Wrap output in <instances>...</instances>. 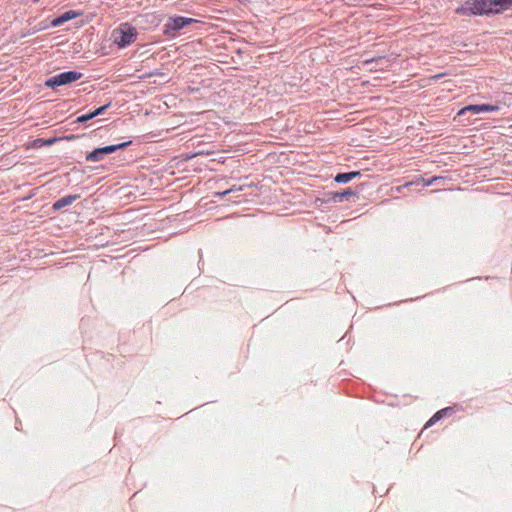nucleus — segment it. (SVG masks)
<instances>
[{"instance_id":"1a4fd4ad","label":"nucleus","mask_w":512,"mask_h":512,"mask_svg":"<svg viewBox=\"0 0 512 512\" xmlns=\"http://www.w3.org/2000/svg\"><path fill=\"white\" fill-rule=\"evenodd\" d=\"M491 15L500 14L505 10L502 0H488Z\"/></svg>"},{"instance_id":"6e6552de","label":"nucleus","mask_w":512,"mask_h":512,"mask_svg":"<svg viewBox=\"0 0 512 512\" xmlns=\"http://www.w3.org/2000/svg\"><path fill=\"white\" fill-rule=\"evenodd\" d=\"M79 198H80L79 194H70V195L64 196V197L56 200L53 203L52 209L54 211H60L64 207L71 205L74 201L78 200Z\"/></svg>"},{"instance_id":"f03ea898","label":"nucleus","mask_w":512,"mask_h":512,"mask_svg":"<svg viewBox=\"0 0 512 512\" xmlns=\"http://www.w3.org/2000/svg\"><path fill=\"white\" fill-rule=\"evenodd\" d=\"M198 22L199 20L197 19L184 16L169 17L163 26V34L167 37L174 38L183 28Z\"/></svg>"},{"instance_id":"9d476101","label":"nucleus","mask_w":512,"mask_h":512,"mask_svg":"<svg viewBox=\"0 0 512 512\" xmlns=\"http://www.w3.org/2000/svg\"><path fill=\"white\" fill-rule=\"evenodd\" d=\"M49 28V25L46 23V21H41L38 24L31 27L23 36H30L33 35L39 31L45 30Z\"/></svg>"},{"instance_id":"39448f33","label":"nucleus","mask_w":512,"mask_h":512,"mask_svg":"<svg viewBox=\"0 0 512 512\" xmlns=\"http://www.w3.org/2000/svg\"><path fill=\"white\" fill-rule=\"evenodd\" d=\"M363 189H364V184L361 183L357 186L356 189L347 188L341 192H330L327 194L326 202L327 203H340L344 199L347 201H350L351 198L357 196V194L360 193L361 191H363Z\"/></svg>"},{"instance_id":"f257e3e1","label":"nucleus","mask_w":512,"mask_h":512,"mask_svg":"<svg viewBox=\"0 0 512 512\" xmlns=\"http://www.w3.org/2000/svg\"><path fill=\"white\" fill-rule=\"evenodd\" d=\"M455 13L464 16H490L488 0H466L462 5L455 9Z\"/></svg>"},{"instance_id":"aec40b11","label":"nucleus","mask_w":512,"mask_h":512,"mask_svg":"<svg viewBox=\"0 0 512 512\" xmlns=\"http://www.w3.org/2000/svg\"><path fill=\"white\" fill-rule=\"evenodd\" d=\"M441 418L435 413L425 424V428L431 427L436 422H438Z\"/></svg>"},{"instance_id":"5701e85b","label":"nucleus","mask_w":512,"mask_h":512,"mask_svg":"<svg viewBox=\"0 0 512 512\" xmlns=\"http://www.w3.org/2000/svg\"><path fill=\"white\" fill-rule=\"evenodd\" d=\"M505 10H509L512 7V0H502Z\"/></svg>"},{"instance_id":"cd10ccee","label":"nucleus","mask_w":512,"mask_h":512,"mask_svg":"<svg viewBox=\"0 0 512 512\" xmlns=\"http://www.w3.org/2000/svg\"><path fill=\"white\" fill-rule=\"evenodd\" d=\"M32 1H33V3H37V2H39V0H32Z\"/></svg>"},{"instance_id":"0eeeda50","label":"nucleus","mask_w":512,"mask_h":512,"mask_svg":"<svg viewBox=\"0 0 512 512\" xmlns=\"http://www.w3.org/2000/svg\"><path fill=\"white\" fill-rule=\"evenodd\" d=\"M114 148H110V145L97 147L90 152L86 153L85 159L87 162H99L102 161L107 155L113 153Z\"/></svg>"},{"instance_id":"bb28decb","label":"nucleus","mask_w":512,"mask_h":512,"mask_svg":"<svg viewBox=\"0 0 512 512\" xmlns=\"http://www.w3.org/2000/svg\"><path fill=\"white\" fill-rule=\"evenodd\" d=\"M153 75H159V72H151L150 76H153Z\"/></svg>"},{"instance_id":"6ab92c4d","label":"nucleus","mask_w":512,"mask_h":512,"mask_svg":"<svg viewBox=\"0 0 512 512\" xmlns=\"http://www.w3.org/2000/svg\"><path fill=\"white\" fill-rule=\"evenodd\" d=\"M65 22L63 21L62 17L59 15L58 17L54 18L49 25V27H59L63 25Z\"/></svg>"},{"instance_id":"a878e982","label":"nucleus","mask_w":512,"mask_h":512,"mask_svg":"<svg viewBox=\"0 0 512 512\" xmlns=\"http://www.w3.org/2000/svg\"><path fill=\"white\" fill-rule=\"evenodd\" d=\"M56 141H57V139H56V138H51V139H48V140L46 141V144H47V145H52V144H53V143H55Z\"/></svg>"},{"instance_id":"a211bd4d","label":"nucleus","mask_w":512,"mask_h":512,"mask_svg":"<svg viewBox=\"0 0 512 512\" xmlns=\"http://www.w3.org/2000/svg\"><path fill=\"white\" fill-rule=\"evenodd\" d=\"M65 22L63 21L62 17L59 15L58 17L54 18L49 25V27H59L63 25Z\"/></svg>"},{"instance_id":"2eb2a0df","label":"nucleus","mask_w":512,"mask_h":512,"mask_svg":"<svg viewBox=\"0 0 512 512\" xmlns=\"http://www.w3.org/2000/svg\"><path fill=\"white\" fill-rule=\"evenodd\" d=\"M93 118L94 117H93L92 112H89V113L78 116L75 120V123H79V124L86 123L87 121L92 120Z\"/></svg>"},{"instance_id":"393cba45","label":"nucleus","mask_w":512,"mask_h":512,"mask_svg":"<svg viewBox=\"0 0 512 512\" xmlns=\"http://www.w3.org/2000/svg\"><path fill=\"white\" fill-rule=\"evenodd\" d=\"M228 194H230V192H229V190L227 189V190L222 191V192H217L215 195H216L217 197L222 198V197H224V196H226V195H228Z\"/></svg>"},{"instance_id":"423d86ee","label":"nucleus","mask_w":512,"mask_h":512,"mask_svg":"<svg viewBox=\"0 0 512 512\" xmlns=\"http://www.w3.org/2000/svg\"><path fill=\"white\" fill-rule=\"evenodd\" d=\"M499 110V107L497 105L493 104H472L465 106L461 108L457 115L458 116H464L468 112H471L473 114H480V113H488V112H496Z\"/></svg>"},{"instance_id":"4468645a","label":"nucleus","mask_w":512,"mask_h":512,"mask_svg":"<svg viewBox=\"0 0 512 512\" xmlns=\"http://www.w3.org/2000/svg\"><path fill=\"white\" fill-rule=\"evenodd\" d=\"M131 143H132V141L128 140V141H125V142H122V143L110 145V148H114L113 149V153H115V152H117L119 150L125 149L126 147L131 145Z\"/></svg>"},{"instance_id":"dca6fc26","label":"nucleus","mask_w":512,"mask_h":512,"mask_svg":"<svg viewBox=\"0 0 512 512\" xmlns=\"http://www.w3.org/2000/svg\"><path fill=\"white\" fill-rule=\"evenodd\" d=\"M452 407H446L436 412V414L442 419L445 416L451 415L453 413Z\"/></svg>"},{"instance_id":"20e7f679","label":"nucleus","mask_w":512,"mask_h":512,"mask_svg":"<svg viewBox=\"0 0 512 512\" xmlns=\"http://www.w3.org/2000/svg\"><path fill=\"white\" fill-rule=\"evenodd\" d=\"M82 77V73L78 71H65L56 74L45 81V86L51 89L67 85L79 80Z\"/></svg>"},{"instance_id":"4be33fe9","label":"nucleus","mask_w":512,"mask_h":512,"mask_svg":"<svg viewBox=\"0 0 512 512\" xmlns=\"http://www.w3.org/2000/svg\"><path fill=\"white\" fill-rule=\"evenodd\" d=\"M349 174H350L351 180L356 179L361 176L360 171H350Z\"/></svg>"},{"instance_id":"ddd939ff","label":"nucleus","mask_w":512,"mask_h":512,"mask_svg":"<svg viewBox=\"0 0 512 512\" xmlns=\"http://www.w3.org/2000/svg\"><path fill=\"white\" fill-rule=\"evenodd\" d=\"M111 101H109L108 103L96 108L95 110L91 111L92 114H93V117H97L99 115H102L110 106H111Z\"/></svg>"},{"instance_id":"7ed1b4c3","label":"nucleus","mask_w":512,"mask_h":512,"mask_svg":"<svg viewBox=\"0 0 512 512\" xmlns=\"http://www.w3.org/2000/svg\"><path fill=\"white\" fill-rule=\"evenodd\" d=\"M137 30L128 23L121 24L120 27L113 32L114 43L119 48H126L131 45L137 38Z\"/></svg>"},{"instance_id":"b1692460","label":"nucleus","mask_w":512,"mask_h":512,"mask_svg":"<svg viewBox=\"0 0 512 512\" xmlns=\"http://www.w3.org/2000/svg\"><path fill=\"white\" fill-rule=\"evenodd\" d=\"M229 192H238V191H242L243 190V186H236V185H233L230 189H228Z\"/></svg>"},{"instance_id":"f3484780","label":"nucleus","mask_w":512,"mask_h":512,"mask_svg":"<svg viewBox=\"0 0 512 512\" xmlns=\"http://www.w3.org/2000/svg\"><path fill=\"white\" fill-rule=\"evenodd\" d=\"M441 179H442V177H437V176H434V177L429 178V179L422 178L423 186H425V187L431 186L435 182H437L438 180H441Z\"/></svg>"},{"instance_id":"f8f14e48","label":"nucleus","mask_w":512,"mask_h":512,"mask_svg":"<svg viewBox=\"0 0 512 512\" xmlns=\"http://www.w3.org/2000/svg\"><path fill=\"white\" fill-rule=\"evenodd\" d=\"M334 181L339 184H346L351 180L349 172H340L334 176Z\"/></svg>"},{"instance_id":"412c9836","label":"nucleus","mask_w":512,"mask_h":512,"mask_svg":"<svg viewBox=\"0 0 512 512\" xmlns=\"http://www.w3.org/2000/svg\"><path fill=\"white\" fill-rule=\"evenodd\" d=\"M441 418L435 413L425 424V428L431 427L436 422H438Z\"/></svg>"},{"instance_id":"9b49d317","label":"nucleus","mask_w":512,"mask_h":512,"mask_svg":"<svg viewBox=\"0 0 512 512\" xmlns=\"http://www.w3.org/2000/svg\"><path fill=\"white\" fill-rule=\"evenodd\" d=\"M83 15L82 11H76V10H68L62 13L60 16L62 17L63 21L66 23L72 19H75L77 17H80Z\"/></svg>"}]
</instances>
